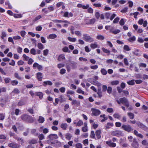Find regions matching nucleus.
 <instances>
[{"label": "nucleus", "instance_id": "nucleus-1", "mask_svg": "<svg viewBox=\"0 0 148 148\" xmlns=\"http://www.w3.org/2000/svg\"><path fill=\"white\" fill-rule=\"evenodd\" d=\"M101 130H97L95 133L94 131H91L90 137L91 138L94 139L95 140L100 139L101 138Z\"/></svg>", "mask_w": 148, "mask_h": 148}, {"label": "nucleus", "instance_id": "nucleus-2", "mask_svg": "<svg viewBox=\"0 0 148 148\" xmlns=\"http://www.w3.org/2000/svg\"><path fill=\"white\" fill-rule=\"evenodd\" d=\"M21 118L23 121L29 123H32L34 121L33 118L32 116L27 114L22 115L21 116Z\"/></svg>", "mask_w": 148, "mask_h": 148}, {"label": "nucleus", "instance_id": "nucleus-3", "mask_svg": "<svg viewBox=\"0 0 148 148\" xmlns=\"http://www.w3.org/2000/svg\"><path fill=\"white\" fill-rule=\"evenodd\" d=\"M116 101L119 104L122 103L127 108H128L130 104L129 101L125 97L120 98L119 100H116Z\"/></svg>", "mask_w": 148, "mask_h": 148}, {"label": "nucleus", "instance_id": "nucleus-4", "mask_svg": "<svg viewBox=\"0 0 148 148\" xmlns=\"http://www.w3.org/2000/svg\"><path fill=\"white\" fill-rule=\"evenodd\" d=\"M121 128L128 133L131 132L133 130V129L129 125H123L122 126Z\"/></svg>", "mask_w": 148, "mask_h": 148}, {"label": "nucleus", "instance_id": "nucleus-5", "mask_svg": "<svg viewBox=\"0 0 148 148\" xmlns=\"http://www.w3.org/2000/svg\"><path fill=\"white\" fill-rule=\"evenodd\" d=\"M91 110L92 111V115L93 116H98L101 114L100 111L98 109L92 108Z\"/></svg>", "mask_w": 148, "mask_h": 148}, {"label": "nucleus", "instance_id": "nucleus-6", "mask_svg": "<svg viewBox=\"0 0 148 148\" xmlns=\"http://www.w3.org/2000/svg\"><path fill=\"white\" fill-rule=\"evenodd\" d=\"M83 39L86 42H92L94 41L93 38H91L90 36L88 35L87 34H84L83 35Z\"/></svg>", "mask_w": 148, "mask_h": 148}, {"label": "nucleus", "instance_id": "nucleus-7", "mask_svg": "<svg viewBox=\"0 0 148 148\" xmlns=\"http://www.w3.org/2000/svg\"><path fill=\"white\" fill-rule=\"evenodd\" d=\"M132 148H138L139 144L136 138H133V141L131 144Z\"/></svg>", "mask_w": 148, "mask_h": 148}, {"label": "nucleus", "instance_id": "nucleus-8", "mask_svg": "<svg viewBox=\"0 0 148 148\" xmlns=\"http://www.w3.org/2000/svg\"><path fill=\"white\" fill-rule=\"evenodd\" d=\"M111 135L119 137L122 136V133L121 131L116 130L112 131L111 133Z\"/></svg>", "mask_w": 148, "mask_h": 148}, {"label": "nucleus", "instance_id": "nucleus-9", "mask_svg": "<svg viewBox=\"0 0 148 148\" xmlns=\"http://www.w3.org/2000/svg\"><path fill=\"white\" fill-rule=\"evenodd\" d=\"M8 146L12 148H20L21 145L15 143H12L8 144Z\"/></svg>", "mask_w": 148, "mask_h": 148}, {"label": "nucleus", "instance_id": "nucleus-10", "mask_svg": "<svg viewBox=\"0 0 148 148\" xmlns=\"http://www.w3.org/2000/svg\"><path fill=\"white\" fill-rule=\"evenodd\" d=\"M96 20L95 18L89 19H87L86 20V24L87 25L93 24L95 22Z\"/></svg>", "mask_w": 148, "mask_h": 148}, {"label": "nucleus", "instance_id": "nucleus-11", "mask_svg": "<svg viewBox=\"0 0 148 148\" xmlns=\"http://www.w3.org/2000/svg\"><path fill=\"white\" fill-rule=\"evenodd\" d=\"M36 78L38 80L41 81L42 79V73L41 72H38L36 73Z\"/></svg>", "mask_w": 148, "mask_h": 148}, {"label": "nucleus", "instance_id": "nucleus-12", "mask_svg": "<svg viewBox=\"0 0 148 148\" xmlns=\"http://www.w3.org/2000/svg\"><path fill=\"white\" fill-rule=\"evenodd\" d=\"M113 27H111V29H110V32L114 34H116L120 32V30L119 29H115L113 30Z\"/></svg>", "mask_w": 148, "mask_h": 148}, {"label": "nucleus", "instance_id": "nucleus-13", "mask_svg": "<svg viewBox=\"0 0 148 148\" xmlns=\"http://www.w3.org/2000/svg\"><path fill=\"white\" fill-rule=\"evenodd\" d=\"M70 64L72 69H74L77 67V63L75 62H71L70 63Z\"/></svg>", "mask_w": 148, "mask_h": 148}, {"label": "nucleus", "instance_id": "nucleus-14", "mask_svg": "<svg viewBox=\"0 0 148 148\" xmlns=\"http://www.w3.org/2000/svg\"><path fill=\"white\" fill-rule=\"evenodd\" d=\"M139 127L141 128L145 131L148 132V128L144 125L139 122Z\"/></svg>", "mask_w": 148, "mask_h": 148}, {"label": "nucleus", "instance_id": "nucleus-15", "mask_svg": "<svg viewBox=\"0 0 148 148\" xmlns=\"http://www.w3.org/2000/svg\"><path fill=\"white\" fill-rule=\"evenodd\" d=\"M48 138L49 139H57L58 136L56 134H51L48 136Z\"/></svg>", "mask_w": 148, "mask_h": 148}, {"label": "nucleus", "instance_id": "nucleus-16", "mask_svg": "<svg viewBox=\"0 0 148 148\" xmlns=\"http://www.w3.org/2000/svg\"><path fill=\"white\" fill-rule=\"evenodd\" d=\"M35 94L36 95L38 96L40 99L43 98V95L42 92H36Z\"/></svg>", "mask_w": 148, "mask_h": 148}, {"label": "nucleus", "instance_id": "nucleus-17", "mask_svg": "<svg viewBox=\"0 0 148 148\" xmlns=\"http://www.w3.org/2000/svg\"><path fill=\"white\" fill-rule=\"evenodd\" d=\"M106 143L109 146L111 147H115L116 145V144L115 143H112L111 142L107 141Z\"/></svg>", "mask_w": 148, "mask_h": 148}, {"label": "nucleus", "instance_id": "nucleus-18", "mask_svg": "<svg viewBox=\"0 0 148 148\" xmlns=\"http://www.w3.org/2000/svg\"><path fill=\"white\" fill-rule=\"evenodd\" d=\"M42 85L44 86H46L47 85L51 86L52 85V83L50 81H44Z\"/></svg>", "mask_w": 148, "mask_h": 148}, {"label": "nucleus", "instance_id": "nucleus-19", "mask_svg": "<svg viewBox=\"0 0 148 148\" xmlns=\"http://www.w3.org/2000/svg\"><path fill=\"white\" fill-rule=\"evenodd\" d=\"M65 58L64 55L63 54H61L59 56L58 60L59 61H60L63 60H65Z\"/></svg>", "mask_w": 148, "mask_h": 148}, {"label": "nucleus", "instance_id": "nucleus-20", "mask_svg": "<svg viewBox=\"0 0 148 148\" xmlns=\"http://www.w3.org/2000/svg\"><path fill=\"white\" fill-rule=\"evenodd\" d=\"M114 124L112 123H108L107 125L105 126V128L106 130H107L110 128V127H113Z\"/></svg>", "mask_w": 148, "mask_h": 148}, {"label": "nucleus", "instance_id": "nucleus-21", "mask_svg": "<svg viewBox=\"0 0 148 148\" xmlns=\"http://www.w3.org/2000/svg\"><path fill=\"white\" fill-rule=\"evenodd\" d=\"M25 104V102L23 99H21L18 102L17 106H21L24 105Z\"/></svg>", "mask_w": 148, "mask_h": 148}, {"label": "nucleus", "instance_id": "nucleus-22", "mask_svg": "<svg viewBox=\"0 0 148 148\" xmlns=\"http://www.w3.org/2000/svg\"><path fill=\"white\" fill-rule=\"evenodd\" d=\"M83 124V122L81 120H79L77 123L76 122L74 123V124H75L76 126H78L80 127Z\"/></svg>", "mask_w": 148, "mask_h": 148}, {"label": "nucleus", "instance_id": "nucleus-23", "mask_svg": "<svg viewBox=\"0 0 148 148\" xmlns=\"http://www.w3.org/2000/svg\"><path fill=\"white\" fill-rule=\"evenodd\" d=\"M67 125L66 123H63L60 125V127L63 130H66L67 127Z\"/></svg>", "mask_w": 148, "mask_h": 148}, {"label": "nucleus", "instance_id": "nucleus-24", "mask_svg": "<svg viewBox=\"0 0 148 148\" xmlns=\"http://www.w3.org/2000/svg\"><path fill=\"white\" fill-rule=\"evenodd\" d=\"M80 102L79 101H77L76 100H73L71 103L72 105H79L80 104Z\"/></svg>", "mask_w": 148, "mask_h": 148}, {"label": "nucleus", "instance_id": "nucleus-25", "mask_svg": "<svg viewBox=\"0 0 148 148\" xmlns=\"http://www.w3.org/2000/svg\"><path fill=\"white\" fill-rule=\"evenodd\" d=\"M38 121L40 123H42L45 121V119L42 116H40L39 117Z\"/></svg>", "mask_w": 148, "mask_h": 148}, {"label": "nucleus", "instance_id": "nucleus-26", "mask_svg": "<svg viewBox=\"0 0 148 148\" xmlns=\"http://www.w3.org/2000/svg\"><path fill=\"white\" fill-rule=\"evenodd\" d=\"M102 49L104 53H107L108 55L110 54V52L109 50L107 49L104 47H102Z\"/></svg>", "mask_w": 148, "mask_h": 148}, {"label": "nucleus", "instance_id": "nucleus-27", "mask_svg": "<svg viewBox=\"0 0 148 148\" xmlns=\"http://www.w3.org/2000/svg\"><path fill=\"white\" fill-rule=\"evenodd\" d=\"M119 83V81L118 80H115L112 81L110 84L112 85H116Z\"/></svg>", "mask_w": 148, "mask_h": 148}, {"label": "nucleus", "instance_id": "nucleus-28", "mask_svg": "<svg viewBox=\"0 0 148 148\" xmlns=\"http://www.w3.org/2000/svg\"><path fill=\"white\" fill-rule=\"evenodd\" d=\"M57 37V36L55 34H50L49 36V38L53 39L56 38Z\"/></svg>", "mask_w": 148, "mask_h": 148}, {"label": "nucleus", "instance_id": "nucleus-29", "mask_svg": "<svg viewBox=\"0 0 148 148\" xmlns=\"http://www.w3.org/2000/svg\"><path fill=\"white\" fill-rule=\"evenodd\" d=\"M42 18V16L40 15H39L38 16H36L35 18L32 20V22L33 23H34L35 22L38 21Z\"/></svg>", "mask_w": 148, "mask_h": 148}, {"label": "nucleus", "instance_id": "nucleus-30", "mask_svg": "<svg viewBox=\"0 0 148 148\" xmlns=\"http://www.w3.org/2000/svg\"><path fill=\"white\" fill-rule=\"evenodd\" d=\"M37 47L39 49L41 50L43 49L44 48L43 45L41 43H38Z\"/></svg>", "mask_w": 148, "mask_h": 148}, {"label": "nucleus", "instance_id": "nucleus-31", "mask_svg": "<svg viewBox=\"0 0 148 148\" xmlns=\"http://www.w3.org/2000/svg\"><path fill=\"white\" fill-rule=\"evenodd\" d=\"M66 68L67 69V71L68 72H69L71 69V66L70 63H67L66 64Z\"/></svg>", "mask_w": 148, "mask_h": 148}, {"label": "nucleus", "instance_id": "nucleus-32", "mask_svg": "<svg viewBox=\"0 0 148 148\" xmlns=\"http://www.w3.org/2000/svg\"><path fill=\"white\" fill-rule=\"evenodd\" d=\"M65 136L66 139L68 140H70L72 137L71 134L69 133H67L66 134Z\"/></svg>", "mask_w": 148, "mask_h": 148}, {"label": "nucleus", "instance_id": "nucleus-33", "mask_svg": "<svg viewBox=\"0 0 148 148\" xmlns=\"http://www.w3.org/2000/svg\"><path fill=\"white\" fill-rule=\"evenodd\" d=\"M135 80L132 79L130 81H129L127 82V84L130 85H133L135 84Z\"/></svg>", "mask_w": 148, "mask_h": 148}, {"label": "nucleus", "instance_id": "nucleus-34", "mask_svg": "<svg viewBox=\"0 0 148 148\" xmlns=\"http://www.w3.org/2000/svg\"><path fill=\"white\" fill-rule=\"evenodd\" d=\"M62 50L64 52H66H66L69 53L70 52V51H69V49L66 46H65V47H63L62 48Z\"/></svg>", "mask_w": 148, "mask_h": 148}, {"label": "nucleus", "instance_id": "nucleus-35", "mask_svg": "<svg viewBox=\"0 0 148 148\" xmlns=\"http://www.w3.org/2000/svg\"><path fill=\"white\" fill-rule=\"evenodd\" d=\"M127 115L130 119H132L134 118V115L133 113L128 112Z\"/></svg>", "mask_w": 148, "mask_h": 148}, {"label": "nucleus", "instance_id": "nucleus-36", "mask_svg": "<svg viewBox=\"0 0 148 148\" xmlns=\"http://www.w3.org/2000/svg\"><path fill=\"white\" fill-rule=\"evenodd\" d=\"M96 38L99 40H103L104 39V37L102 35H99L97 36Z\"/></svg>", "mask_w": 148, "mask_h": 148}, {"label": "nucleus", "instance_id": "nucleus-37", "mask_svg": "<svg viewBox=\"0 0 148 148\" xmlns=\"http://www.w3.org/2000/svg\"><path fill=\"white\" fill-rule=\"evenodd\" d=\"M128 40L130 42H132L136 40V38L135 36H133L132 37H130Z\"/></svg>", "mask_w": 148, "mask_h": 148}, {"label": "nucleus", "instance_id": "nucleus-38", "mask_svg": "<svg viewBox=\"0 0 148 148\" xmlns=\"http://www.w3.org/2000/svg\"><path fill=\"white\" fill-rule=\"evenodd\" d=\"M14 76L18 80H21L22 79L21 77L19 76L18 74L17 73H14Z\"/></svg>", "mask_w": 148, "mask_h": 148}, {"label": "nucleus", "instance_id": "nucleus-39", "mask_svg": "<svg viewBox=\"0 0 148 148\" xmlns=\"http://www.w3.org/2000/svg\"><path fill=\"white\" fill-rule=\"evenodd\" d=\"M67 39L69 41L72 42H75L76 40V38H72L69 36L68 37Z\"/></svg>", "mask_w": 148, "mask_h": 148}, {"label": "nucleus", "instance_id": "nucleus-40", "mask_svg": "<svg viewBox=\"0 0 148 148\" xmlns=\"http://www.w3.org/2000/svg\"><path fill=\"white\" fill-rule=\"evenodd\" d=\"M102 116H103V119L101 120V122H103L105 121V120H107L108 119V118L107 117H105V115L103 114V115H101L100 116V117H102Z\"/></svg>", "mask_w": 148, "mask_h": 148}, {"label": "nucleus", "instance_id": "nucleus-41", "mask_svg": "<svg viewBox=\"0 0 148 148\" xmlns=\"http://www.w3.org/2000/svg\"><path fill=\"white\" fill-rule=\"evenodd\" d=\"M7 36V34L4 32H3L1 33V38L3 40H4V38L6 37Z\"/></svg>", "mask_w": 148, "mask_h": 148}, {"label": "nucleus", "instance_id": "nucleus-42", "mask_svg": "<svg viewBox=\"0 0 148 148\" xmlns=\"http://www.w3.org/2000/svg\"><path fill=\"white\" fill-rule=\"evenodd\" d=\"M113 117L115 118L120 119L121 118V115L118 113H115L114 114Z\"/></svg>", "mask_w": 148, "mask_h": 148}, {"label": "nucleus", "instance_id": "nucleus-43", "mask_svg": "<svg viewBox=\"0 0 148 148\" xmlns=\"http://www.w3.org/2000/svg\"><path fill=\"white\" fill-rule=\"evenodd\" d=\"M12 92L14 94H18L20 93V91L17 88H15L14 89Z\"/></svg>", "mask_w": 148, "mask_h": 148}, {"label": "nucleus", "instance_id": "nucleus-44", "mask_svg": "<svg viewBox=\"0 0 148 148\" xmlns=\"http://www.w3.org/2000/svg\"><path fill=\"white\" fill-rule=\"evenodd\" d=\"M30 53L32 54L35 55L36 54V51L34 48H32L30 50Z\"/></svg>", "mask_w": 148, "mask_h": 148}, {"label": "nucleus", "instance_id": "nucleus-45", "mask_svg": "<svg viewBox=\"0 0 148 148\" xmlns=\"http://www.w3.org/2000/svg\"><path fill=\"white\" fill-rule=\"evenodd\" d=\"M90 47L92 49H94L97 48L98 47L97 45L96 44H92L90 45Z\"/></svg>", "mask_w": 148, "mask_h": 148}, {"label": "nucleus", "instance_id": "nucleus-46", "mask_svg": "<svg viewBox=\"0 0 148 148\" xmlns=\"http://www.w3.org/2000/svg\"><path fill=\"white\" fill-rule=\"evenodd\" d=\"M101 73L104 75H105L107 74V71L104 69H102L101 70Z\"/></svg>", "mask_w": 148, "mask_h": 148}, {"label": "nucleus", "instance_id": "nucleus-47", "mask_svg": "<svg viewBox=\"0 0 148 148\" xmlns=\"http://www.w3.org/2000/svg\"><path fill=\"white\" fill-rule=\"evenodd\" d=\"M38 142V140H37L33 139L29 141V143H30L35 144L37 143Z\"/></svg>", "mask_w": 148, "mask_h": 148}, {"label": "nucleus", "instance_id": "nucleus-48", "mask_svg": "<svg viewBox=\"0 0 148 148\" xmlns=\"http://www.w3.org/2000/svg\"><path fill=\"white\" fill-rule=\"evenodd\" d=\"M89 69V68L87 66L85 67L84 68H80L79 70L81 71H83L84 72L85 71H88Z\"/></svg>", "mask_w": 148, "mask_h": 148}, {"label": "nucleus", "instance_id": "nucleus-49", "mask_svg": "<svg viewBox=\"0 0 148 148\" xmlns=\"http://www.w3.org/2000/svg\"><path fill=\"white\" fill-rule=\"evenodd\" d=\"M76 148H82V145L81 143H78L76 144Z\"/></svg>", "mask_w": 148, "mask_h": 148}, {"label": "nucleus", "instance_id": "nucleus-50", "mask_svg": "<svg viewBox=\"0 0 148 148\" xmlns=\"http://www.w3.org/2000/svg\"><path fill=\"white\" fill-rule=\"evenodd\" d=\"M110 14L109 12H107L105 14V17L107 19H108L110 18Z\"/></svg>", "mask_w": 148, "mask_h": 148}, {"label": "nucleus", "instance_id": "nucleus-51", "mask_svg": "<svg viewBox=\"0 0 148 148\" xmlns=\"http://www.w3.org/2000/svg\"><path fill=\"white\" fill-rule=\"evenodd\" d=\"M123 49L124 50L127 51L130 50L129 47L127 45H125L124 46Z\"/></svg>", "mask_w": 148, "mask_h": 148}, {"label": "nucleus", "instance_id": "nucleus-52", "mask_svg": "<svg viewBox=\"0 0 148 148\" xmlns=\"http://www.w3.org/2000/svg\"><path fill=\"white\" fill-rule=\"evenodd\" d=\"M38 137L39 139L40 140H42L45 138V136L42 134H40Z\"/></svg>", "mask_w": 148, "mask_h": 148}, {"label": "nucleus", "instance_id": "nucleus-53", "mask_svg": "<svg viewBox=\"0 0 148 148\" xmlns=\"http://www.w3.org/2000/svg\"><path fill=\"white\" fill-rule=\"evenodd\" d=\"M88 12L89 13L92 14L93 13V9L91 8L90 7L88 8L87 10Z\"/></svg>", "mask_w": 148, "mask_h": 148}, {"label": "nucleus", "instance_id": "nucleus-54", "mask_svg": "<svg viewBox=\"0 0 148 148\" xmlns=\"http://www.w3.org/2000/svg\"><path fill=\"white\" fill-rule=\"evenodd\" d=\"M66 72V70L62 68L60 69V73L61 74L63 75Z\"/></svg>", "mask_w": 148, "mask_h": 148}, {"label": "nucleus", "instance_id": "nucleus-55", "mask_svg": "<svg viewBox=\"0 0 148 148\" xmlns=\"http://www.w3.org/2000/svg\"><path fill=\"white\" fill-rule=\"evenodd\" d=\"M74 33L76 36H81V32L79 31H75V32Z\"/></svg>", "mask_w": 148, "mask_h": 148}, {"label": "nucleus", "instance_id": "nucleus-56", "mask_svg": "<svg viewBox=\"0 0 148 148\" xmlns=\"http://www.w3.org/2000/svg\"><path fill=\"white\" fill-rule=\"evenodd\" d=\"M128 9L127 7H124L123 9L121 10V12L123 13H125L126 12Z\"/></svg>", "mask_w": 148, "mask_h": 148}, {"label": "nucleus", "instance_id": "nucleus-57", "mask_svg": "<svg viewBox=\"0 0 148 148\" xmlns=\"http://www.w3.org/2000/svg\"><path fill=\"white\" fill-rule=\"evenodd\" d=\"M75 30V27L73 26H71L70 30L71 31V33L72 34H73L74 33V30Z\"/></svg>", "mask_w": 148, "mask_h": 148}, {"label": "nucleus", "instance_id": "nucleus-58", "mask_svg": "<svg viewBox=\"0 0 148 148\" xmlns=\"http://www.w3.org/2000/svg\"><path fill=\"white\" fill-rule=\"evenodd\" d=\"M18 84L17 81L15 80H12L11 81V84L12 85L14 86L17 85Z\"/></svg>", "mask_w": 148, "mask_h": 148}, {"label": "nucleus", "instance_id": "nucleus-59", "mask_svg": "<svg viewBox=\"0 0 148 148\" xmlns=\"http://www.w3.org/2000/svg\"><path fill=\"white\" fill-rule=\"evenodd\" d=\"M23 56V60H28L29 59V57L27 56L25 54H24Z\"/></svg>", "mask_w": 148, "mask_h": 148}, {"label": "nucleus", "instance_id": "nucleus-60", "mask_svg": "<svg viewBox=\"0 0 148 148\" xmlns=\"http://www.w3.org/2000/svg\"><path fill=\"white\" fill-rule=\"evenodd\" d=\"M49 51L48 49H46L44 50L43 51V55L44 56H47L48 53Z\"/></svg>", "mask_w": 148, "mask_h": 148}, {"label": "nucleus", "instance_id": "nucleus-61", "mask_svg": "<svg viewBox=\"0 0 148 148\" xmlns=\"http://www.w3.org/2000/svg\"><path fill=\"white\" fill-rule=\"evenodd\" d=\"M77 92L78 93H82L84 95V91L82 90L81 89L78 88L77 90Z\"/></svg>", "mask_w": 148, "mask_h": 148}, {"label": "nucleus", "instance_id": "nucleus-62", "mask_svg": "<svg viewBox=\"0 0 148 148\" xmlns=\"http://www.w3.org/2000/svg\"><path fill=\"white\" fill-rule=\"evenodd\" d=\"M5 115L3 113H0V120H3L5 119Z\"/></svg>", "mask_w": 148, "mask_h": 148}, {"label": "nucleus", "instance_id": "nucleus-63", "mask_svg": "<svg viewBox=\"0 0 148 148\" xmlns=\"http://www.w3.org/2000/svg\"><path fill=\"white\" fill-rule=\"evenodd\" d=\"M24 64V62L22 60H20L17 62V64L18 65L20 66L21 65H23Z\"/></svg>", "mask_w": 148, "mask_h": 148}, {"label": "nucleus", "instance_id": "nucleus-64", "mask_svg": "<svg viewBox=\"0 0 148 148\" xmlns=\"http://www.w3.org/2000/svg\"><path fill=\"white\" fill-rule=\"evenodd\" d=\"M112 92V88L110 86H109L107 88V92L108 93L110 94Z\"/></svg>", "mask_w": 148, "mask_h": 148}]
</instances>
